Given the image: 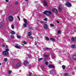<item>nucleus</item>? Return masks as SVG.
<instances>
[{
    "instance_id": "obj_1",
    "label": "nucleus",
    "mask_w": 76,
    "mask_h": 76,
    "mask_svg": "<svg viewBox=\"0 0 76 76\" xmlns=\"http://www.w3.org/2000/svg\"><path fill=\"white\" fill-rule=\"evenodd\" d=\"M44 13L45 14V15H46L47 16H49L52 14V12L50 11L46 10L44 12Z\"/></svg>"
},
{
    "instance_id": "obj_2",
    "label": "nucleus",
    "mask_w": 76,
    "mask_h": 76,
    "mask_svg": "<svg viewBox=\"0 0 76 76\" xmlns=\"http://www.w3.org/2000/svg\"><path fill=\"white\" fill-rule=\"evenodd\" d=\"M3 55L5 56H7L8 55H9V52H7L6 51H4L3 52Z\"/></svg>"
},
{
    "instance_id": "obj_3",
    "label": "nucleus",
    "mask_w": 76,
    "mask_h": 76,
    "mask_svg": "<svg viewBox=\"0 0 76 76\" xmlns=\"http://www.w3.org/2000/svg\"><path fill=\"white\" fill-rule=\"evenodd\" d=\"M42 3H43V6L44 7H45L46 6H47V2L46 1H42Z\"/></svg>"
},
{
    "instance_id": "obj_4",
    "label": "nucleus",
    "mask_w": 76,
    "mask_h": 76,
    "mask_svg": "<svg viewBox=\"0 0 76 76\" xmlns=\"http://www.w3.org/2000/svg\"><path fill=\"white\" fill-rule=\"evenodd\" d=\"M8 19L10 21H13V17L12 16H9Z\"/></svg>"
},
{
    "instance_id": "obj_5",
    "label": "nucleus",
    "mask_w": 76,
    "mask_h": 76,
    "mask_svg": "<svg viewBox=\"0 0 76 76\" xmlns=\"http://www.w3.org/2000/svg\"><path fill=\"white\" fill-rule=\"evenodd\" d=\"M58 9L59 10V11L60 12H61L62 9V6L61 5H60L59 7L58 8Z\"/></svg>"
},
{
    "instance_id": "obj_6",
    "label": "nucleus",
    "mask_w": 76,
    "mask_h": 76,
    "mask_svg": "<svg viewBox=\"0 0 76 76\" xmlns=\"http://www.w3.org/2000/svg\"><path fill=\"white\" fill-rule=\"evenodd\" d=\"M66 4L68 7H71L72 6L71 4L69 2H66Z\"/></svg>"
},
{
    "instance_id": "obj_7",
    "label": "nucleus",
    "mask_w": 76,
    "mask_h": 76,
    "mask_svg": "<svg viewBox=\"0 0 76 76\" xmlns=\"http://www.w3.org/2000/svg\"><path fill=\"white\" fill-rule=\"evenodd\" d=\"M21 66V63H18L16 64V67H20Z\"/></svg>"
},
{
    "instance_id": "obj_8",
    "label": "nucleus",
    "mask_w": 76,
    "mask_h": 76,
    "mask_svg": "<svg viewBox=\"0 0 76 76\" xmlns=\"http://www.w3.org/2000/svg\"><path fill=\"white\" fill-rule=\"evenodd\" d=\"M72 59L73 60L76 61V55H75L72 56Z\"/></svg>"
},
{
    "instance_id": "obj_9",
    "label": "nucleus",
    "mask_w": 76,
    "mask_h": 76,
    "mask_svg": "<svg viewBox=\"0 0 76 76\" xmlns=\"http://www.w3.org/2000/svg\"><path fill=\"white\" fill-rule=\"evenodd\" d=\"M18 44H15V47L16 48H18V49H19L20 48V46H18Z\"/></svg>"
},
{
    "instance_id": "obj_10",
    "label": "nucleus",
    "mask_w": 76,
    "mask_h": 76,
    "mask_svg": "<svg viewBox=\"0 0 76 76\" xmlns=\"http://www.w3.org/2000/svg\"><path fill=\"white\" fill-rule=\"evenodd\" d=\"M49 68H54L55 66L52 65L50 64L49 65Z\"/></svg>"
},
{
    "instance_id": "obj_11",
    "label": "nucleus",
    "mask_w": 76,
    "mask_h": 76,
    "mask_svg": "<svg viewBox=\"0 0 76 76\" xmlns=\"http://www.w3.org/2000/svg\"><path fill=\"white\" fill-rule=\"evenodd\" d=\"M48 26H47V24H45L44 25V28L45 29H48Z\"/></svg>"
},
{
    "instance_id": "obj_12",
    "label": "nucleus",
    "mask_w": 76,
    "mask_h": 76,
    "mask_svg": "<svg viewBox=\"0 0 76 76\" xmlns=\"http://www.w3.org/2000/svg\"><path fill=\"white\" fill-rule=\"evenodd\" d=\"M53 12H56V13H57L58 11H57V10L56 9H53L52 10Z\"/></svg>"
},
{
    "instance_id": "obj_13",
    "label": "nucleus",
    "mask_w": 76,
    "mask_h": 76,
    "mask_svg": "<svg viewBox=\"0 0 76 76\" xmlns=\"http://www.w3.org/2000/svg\"><path fill=\"white\" fill-rule=\"evenodd\" d=\"M29 64V62L27 61H25L24 63V65H28Z\"/></svg>"
},
{
    "instance_id": "obj_14",
    "label": "nucleus",
    "mask_w": 76,
    "mask_h": 76,
    "mask_svg": "<svg viewBox=\"0 0 76 76\" xmlns=\"http://www.w3.org/2000/svg\"><path fill=\"white\" fill-rule=\"evenodd\" d=\"M50 40L51 41H52L53 42H55V41H56V39L53 38H51Z\"/></svg>"
},
{
    "instance_id": "obj_15",
    "label": "nucleus",
    "mask_w": 76,
    "mask_h": 76,
    "mask_svg": "<svg viewBox=\"0 0 76 76\" xmlns=\"http://www.w3.org/2000/svg\"><path fill=\"white\" fill-rule=\"evenodd\" d=\"M32 67V66L31 65H29L28 66V68L29 69H31Z\"/></svg>"
},
{
    "instance_id": "obj_16",
    "label": "nucleus",
    "mask_w": 76,
    "mask_h": 76,
    "mask_svg": "<svg viewBox=\"0 0 76 76\" xmlns=\"http://www.w3.org/2000/svg\"><path fill=\"white\" fill-rule=\"evenodd\" d=\"M61 33V31L60 30H59L58 31V32L57 33V34H60Z\"/></svg>"
},
{
    "instance_id": "obj_17",
    "label": "nucleus",
    "mask_w": 76,
    "mask_h": 76,
    "mask_svg": "<svg viewBox=\"0 0 76 76\" xmlns=\"http://www.w3.org/2000/svg\"><path fill=\"white\" fill-rule=\"evenodd\" d=\"M31 34H32V33H31V32H29L28 33V36L29 37H30V36H31Z\"/></svg>"
},
{
    "instance_id": "obj_18",
    "label": "nucleus",
    "mask_w": 76,
    "mask_h": 76,
    "mask_svg": "<svg viewBox=\"0 0 76 76\" xmlns=\"http://www.w3.org/2000/svg\"><path fill=\"white\" fill-rule=\"evenodd\" d=\"M43 59H44V58H39L38 59V60L39 61H41V60H43Z\"/></svg>"
},
{
    "instance_id": "obj_19",
    "label": "nucleus",
    "mask_w": 76,
    "mask_h": 76,
    "mask_svg": "<svg viewBox=\"0 0 76 76\" xmlns=\"http://www.w3.org/2000/svg\"><path fill=\"white\" fill-rule=\"evenodd\" d=\"M23 21L25 23H27V20L26 19H23Z\"/></svg>"
},
{
    "instance_id": "obj_20",
    "label": "nucleus",
    "mask_w": 76,
    "mask_h": 76,
    "mask_svg": "<svg viewBox=\"0 0 76 76\" xmlns=\"http://www.w3.org/2000/svg\"><path fill=\"white\" fill-rule=\"evenodd\" d=\"M10 34H15V32H14V31H11L10 32Z\"/></svg>"
},
{
    "instance_id": "obj_21",
    "label": "nucleus",
    "mask_w": 76,
    "mask_h": 76,
    "mask_svg": "<svg viewBox=\"0 0 76 76\" xmlns=\"http://www.w3.org/2000/svg\"><path fill=\"white\" fill-rule=\"evenodd\" d=\"M23 26L25 27H26L27 26V25H26V23H24L23 24Z\"/></svg>"
},
{
    "instance_id": "obj_22",
    "label": "nucleus",
    "mask_w": 76,
    "mask_h": 76,
    "mask_svg": "<svg viewBox=\"0 0 76 76\" xmlns=\"http://www.w3.org/2000/svg\"><path fill=\"white\" fill-rule=\"evenodd\" d=\"M71 40L73 41V42H74L75 41V38L72 37L71 38Z\"/></svg>"
},
{
    "instance_id": "obj_23",
    "label": "nucleus",
    "mask_w": 76,
    "mask_h": 76,
    "mask_svg": "<svg viewBox=\"0 0 76 76\" xmlns=\"http://www.w3.org/2000/svg\"><path fill=\"white\" fill-rule=\"evenodd\" d=\"M6 50H5V51H7V52H8V51H9V48H7V49H5Z\"/></svg>"
},
{
    "instance_id": "obj_24",
    "label": "nucleus",
    "mask_w": 76,
    "mask_h": 76,
    "mask_svg": "<svg viewBox=\"0 0 76 76\" xmlns=\"http://www.w3.org/2000/svg\"><path fill=\"white\" fill-rule=\"evenodd\" d=\"M62 67L63 69H65V65H63L62 66Z\"/></svg>"
},
{
    "instance_id": "obj_25",
    "label": "nucleus",
    "mask_w": 76,
    "mask_h": 76,
    "mask_svg": "<svg viewBox=\"0 0 76 76\" xmlns=\"http://www.w3.org/2000/svg\"><path fill=\"white\" fill-rule=\"evenodd\" d=\"M65 76H67L69 75V74L67 73H65L64 74Z\"/></svg>"
},
{
    "instance_id": "obj_26",
    "label": "nucleus",
    "mask_w": 76,
    "mask_h": 76,
    "mask_svg": "<svg viewBox=\"0 0 76 76\" xmlns=\"http://www.w3.org/2000/svg\"><path fill=\"white\" fill-rule=\"evenodd\" d=\"M72 48H75V45H72L71 46Z\"/></svg>"
},
{
    "instance_id": "obj_27",
    "label": "nucleus",
    "mask_w": 76,
    "mask_h": 76,
    "mask_svg": "<svg viewBox=\"0 0 76 76\" xmlns=\"http://www.w3.org/2000/svg\"><path fill=\"white\" fill-rule=\"evenodd\" d=\"M11 27L12 29H15V27H14V26L13 25H12L11 26Z\"/></svg>"
},
{
    "instance_id": "obj_28",
    "label": "nucleus",
    "mask_w": 76,
    "mask_h": 76,
    "mask_svg": "<svg viewBox=\"0 0 76 76\" xmlns=\"http://www.w3.org/2000/svg\"><path fill=\"white\" fill-rule=\"evenodd\" d=\"M46 40H48V41H49L50 40L49 38H48V37H46Z\"/></svg>"
},
{
    "instance_id": "obj_29",
    "label": "nucleus",
    "mask_w": 76,
    "mask_h": 76,
    "mask_svg": "<svg viewBox=\"0 0 76 76\" xmlns=\"http://www.w3.org/2000/svg\"><path fill=\"white\" fill-rule=\"evenodd\" d=\"M44 20H45V21H47L48 19L47 18H45L44 19Z\"/></svg>"
},
{
    "instance_id": "obj_30",
    "label": "nucleus",
    "mask_w": 76,
    "mask_h": 76,
    "mask_svg": "<svg viewBox=\"0 0 76 76\" xmlns=\"http://www.w3.org/2000/svg\"><path fill=\"white\" fill-rule=\"evenodd\" d=\"M44 56L45 57H48V55H45V54H44Z\"/></svg>"
},
{
    "instance_id": "obj_31",
    "label": "nucleus",
    "mask_w": 76,
    "mask_h": 76,
    "mask_svg": "<svg viewBox=\"0 0 76 76\" xmlns=\"http://www.w3.org/2000/svg\"><path fill=\"white\" fill-rule=\"evenodd\" d=\"M50 26H52V27H53V26H54V24H50Z\"/></svg>"
},
{
    "instance_id": "obj_32",
    "label": "nucleus",
    "mask_w": 76,
    "mask_h": 76,
    "mask_svg": "<svg viewBox=\"0 0 76 76\" xmlns=\"http://www.w3.org/2000/svg\"><path fill=\"white\" fill-rule=\"evenodd\" d=\"M4 61H7V58H4Z\"/></svg>"
},
{
    "instance_id": "obj_33",
    "label": "nucleus",
    "mask_w": 76,
    "mask_h": 76,
    "mask_svg": "<svg viewBox=\"0 0 76 76\" xmlns=\"http://www.w3.org/2000/svg\"><path fill=\"white\" fill-rule=\"evenodd\" d=\"M17 37L18 38H20L21 37V36H17Z\"/></svg>"
},
{
    "instance_id": "obj_34",
    "label": "nucleus",
    "mask_w": 76,
    "mask_h": 76,
    "mask_svg": "<svg viewBox=\"0 0 76 76\" xmlns=\"http://www.w3.org/2000/svg\"><path fill=\"white\" fill-rule=\"evenodd\" d=\"M52 59H53L54 60V59H56V58L54 56H53L52 58Z\"/></svg>"
},
{
    "instance_id": "obj_35",
    "label": "nucleus",
    "mask_w": 76,
    "mask_h": 76,
    "mask_svg": "<svg viewBox=\"0 0 76 76\" xmlns=\"http://www.w3.org/2000/svg\"><path fill=\"white\" fill-rule=\"evenodd\" d=\"M45 49H46V50H48L50 49V48H46Z\"/></svg>"
},
{
    "instance_id": "obj_36",
    "label": "nucleus",
    "mask_w": 76,
    "mask_h": 76,
    "mask_svg": "<svg viewBox=\"0 0 76 76\" xmlns=\"http://www.w3.org/2000/svg\"><path fill=\"white\" fill-rule=\"evenodd\" d=\"M23 42L24 44H27V42L25 41H24Z\"/></svg>"
},
{
    "instance_id": "obj_37",
    "label": "nucleus",
    "mask_w": 76,
    "mask_h": 76,
    "mask_svg": "<svg viewBox=\"0 0 76 76\" xmlns=\"http://www.w3.org/2000/svg\"><path fill=\"white\" fill-rule=\"evenodd\" d=\"M45 64H46V65H48V62H45Z\"/></svg>"
},
{
    "instance_id": "obj_38",
    "label": "nucleus",
    "mask_w": 76,
    "mask_h": 76,
    "mask_svg": "<svg viewBox=\"0 0 76 76\" xmlns=\"http://www.w3.org/2000/svg\"><path fill=\"white\" fill-rule=\"evenodd\" d=\"M11 72H12L11 71H8V74H10V73H11Z\"/></svg>"
},
{
    "instance_id": "obj_39",
    "label": "nucleus",
    "mask_w": 76,
    "mask_h": 76,
    "mask_svg": "<svg viewBox=\"0 0 76 76\" xmlns=\"http://www.w3.org/2000/svg\"><path fill=\"white\" fill-rule=\"evenodd\" d=\"M14 37H15L14 36H12L11 37V38H12V39H14Z\"/></svg>"
},
{
    "instance_id": "obj_40",
    "label": "nucleus",
    "mask_w": 76,
    "mask_h": 76,
    "mask_svg": "<svg viewBox=\"0 0 76 76\" xmlns=\"http://www.w3.org/2000/svg\"><path fill=\"white\" fill-rule=\"evenodd\" d=\"M44 22V21H41L40 22V23H43Z\"/></svg>"
},
{
    "instance_id": "obj_41",
    "label": "nucleus",
    "mask_w": 76,
    "mask_h": 76,
    "mask_svg": "<svg viewBox=\"0 0 76 76\" xmlns=\"http://www.w3.org/2000/svg\"><path fill=\"white\" fill-rule=\"evenodd\" d=\"M50 73L51 74H53V71H50Z\"/></svg>"
},
{
    "instance_id": "obj_42",
    "label": "nucleus",
    "mask_w": 76,
    "mask_h": 76,
    "mask_svg": "<svg viewBox=\"0 0 76 76\" xmlns=\"http://www.w3.org/2000/svg\"><path fill=\"white\" fill-rule=\"evenodd\" d=\"M17 18L18 19H19V20H20V18L19 17V16H18Z\"/></svg>"
},
{
    "instance_id": "obj_43",
    "label": "nucleus",
    "mask_w": 76,
    "mask_h": 76,
    "mask_svg": "<svg viewBox=\"0 0 76 76\" xmlns=\"http://www.w3.org/2000/svg\"><path fill=\"white\" fill-rule=\"evenodd\" d=\"M5 1L7 3H8L9 2V0H5Z\"/></svg>"
},
{
    "instance_id": "obj_44",
    "label": "nucleus",
    "mask_w": 76,
    "mask_h": 76,
    "mask_svg": "<svg viewBox=\"0 0 76 76\" xmlns=\"http://www.w3.org/2000/svg\"><path fill=\"white\" fill-rule=\"evenodd\" d=\"M18 4V2H16L15 3V5H17Z\"/></svg>"
},
{
    "instance_id": "obj_45",
    "label": "nucleus",
    "mask_w": 76,
    "mask_h": 76,
    "mask_svg": "<svg viewBox=\"0 0 76 76\" xmlns=\"http://www.w3.org/2000/svg\"><path fill=\"white\" fill-rule=\"evenodd\" d=\"M30 39H32V38H33V37L32 36L30 37Z\"/></svg>"
},
{
    "instance_id": "obj_46",
    "label": "nucleus",
    "mask_w": 76,
    "mask_h": 76,
    "mask_svg": "<svg viewBox=\"0 0 76 76\" xmlns=\"http://www.w3.org/2000/svg\"><path fill=\"white\" fill-rule=\"evenodd\" d=\"M56 22H57V23H59V21L58 20H56Z\"/></svg>"
},
{
    "instance_id": "obj_47",
    "label": "nucleus",
    "mask_w": 76,
    "mask_h": 76,
    "mask_svg": "<svg viewBox=\"0 0 76 76\" xmlns=\"http://www.w3.org/2000/svg\"><path fill=\"white\" fill-rule=\"evenodd\" d=\"M2 47H5V45H2Z\"/></svg>"
},
{
    "instance_id": "obj_48",
    "label": "nucleus",
    "mask_w": 76,
    "mask_h": 76,
    "mask_svg": "<svg viewBox=\"0 0 76 76\" xmlns=\"http://www.w3.org/2000/svg\"><path fill=\"white\" fill-rule=\"evenodd\" d=\"M31 75H32V73H29V75H30V76H31Z\"/></svg>"
},
{
    "instance_id": "obj_49",
    "label": "nucleus",
    "mask_w": 76,
    "mask_h": 76,
    "mask_svg": "<svg viewBox=\"0 0 76 76\" xmlns=\"http://www.w3.org/2000/svg\"><path fill=\"white\" fill-rule=\"evenodd\" d=\"M72 74H73V75H75V72H72Z\"/></svg>"
},
{
    "instance_id": "obj_50",
    "label": "nucleus",
    "mask_w": 76,
    "mask_h": 76,
    "mask_svg": "<svg viewBox=\"0 0 76 76\" xmlns=\"http://www.w3.org/2000/svg\"><path fill=\"white\" fill-rule=\"evenodd\" d=\"M37 43L35 42V45H37Z\"/></svg>"
},
{
    "instance_id": "obj_51",
    "label": "nucleus",
    "mask_w": 76,
    "mask_h": 76,
    "mask_svg": "<svg viewBox=\"0 0 76 76\" xmlns=\"http://www.w3.org/2000/svg\"><path fill=\"white\" fill-rule=\"evenodd\" d=\"M6 47L7 48H8V46H6Z\"/></svg>"
},
{
    "instance_id": "obj_52",
    "label": "nucleus",
    "mask_w": 76,
    "mask_h": 76,
    "mask_svg": "<svg viewBox=\"0 0 76 76\" xmlns=\"http://www.w3.org/2000/svg\"><path fill=\"white\" fill-rule=\"evenodd\" d=\"M28 57H31V55H28Z\"/></svg>"
},
{
    "instance_id": "obj_53",
    "label": "nucleus",
    "mask_w": 76,
    "mask_h": 76,
    "mask_svg": "<svg viewBox=\"0 0 76 76\" xmlns=\"http://www.w3.org/2000/svg\"><path fill=\"white\" fill-rule=\"evenodd\" d=\"M30 29H32V27H30L29 28Z\"/></svg>"
},
{
    "instance_id": "obj_54",
    "label": "nucleus",
    "mask_w": 76,
    "mask_h": 76,
    "mask_svg": "<svg viewBox=\"0 0 76 76\" xmlns=\"http://www.w3.org/2000/svg\"><path fill=\"white\" fill-rule=\"evenodd\" d=\"M1 63H0V66H1Z\"/></svg>"
},
{
    "instance_id": "obj_55",
    "label": "nucleus",
    "mask_w": 76,
    "mask_h": 76,
    "mask_svg": "<svg viewBox=\"0 0 76 76\" xmlns=\"http://www.w3.org/2000/svg\"><path fill=\"white\" fill-rule=\"evenodd\" d=\"M19 72H21V70H20L19 71Z\"/></svg>"
},
{
    "instance_id": "obj_56",
    "label": "nucleus",
    "mask_w": 76,
    "mask_h": 76,
    "mask_svg": "<svg viewBox=\"0 0 76 76\" xmlns=\"http://www.w3.org/2000/svg\"><path fill=\"white\" fill-rule=\"evenodd\" d=\"M25 0V1H28V0Z\"/></svg>"
},
{
    "instance_id": "obj_57",
    "label": "nucleus",
    "mask_w": 76,
    "mask_h": 76,
    "mask_svg": "<svg viewBox=\"0 0 76 76\" xmlns=\"http://www.w3.org/2000/svg\"><path fill=\"white\" fill-rule=\"evenodd\" d=\"M75 39H76V37H75Z\"/></svg>"
}]
</instances>
